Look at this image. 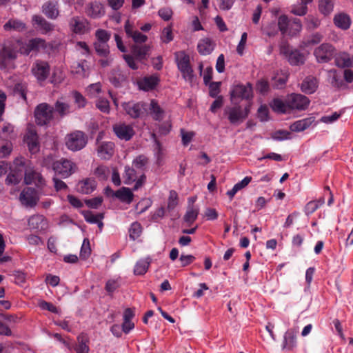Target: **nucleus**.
Returning a JSON list of instances; mask_svg holds the SVG:
<instances>
[{
    "label": "nucleus",
    "instance_id": "f257e3e1",
    "mask_svg": "<svg viewBox=\"0 0 353 353\" xmlns=\"http://www.w3.org/2000/svg\"><path fill=\"white\" fill-rule=\"evenodd\" d=\"M46 48V41L41 38H34L28 41H23L22 40L7 41L4 43L0 52V67L1 68L13 67L12 63L8 65H10L9 62L15 60L17 58L18 53L28 56L31 52H38Z\"/></svg>",
    "mask_w": 353,
    "mask_h": 353
},
{
    "label": "nucleus",
    "instance_id": "f03ea898",
    "mask_svg": "<svg viewBox=\"0 0 353 353\" xmlns=\"http://www.w3.org/2000/svg\"><path fill=\"white\" fill-rule=\"evenodd\" d=\"M34 114L37 125H46L54 118V107L47 103H41L35 108Z\"/></svg>",
    "mask_w": 353,
    "mask_h": 353
},
{
    "label": "nucleus",
    "instance_id": "7ed1b4c3",
    "mask_svg": "<svg viewBox=\"0 0 353 353\" xmlns=\"http://www.w3.org/2000/svg\"><path fill=\"white\" fill-rule=\"evenodd\" d=\"M65 142L68 150L76 152L81 150L86 145L88 138L82 131L76 130L65 137Z\"/></svg>",
    "mask_w": 353,
    "mask_h": 353
},
{
    "label": "nucleus",
    "instance_id": "20e7f679",
    "mask_svg": "<svg viewBox=\"0 0 353 353\" xmlns=\"http://www.w3.org/2000/svg\"><path fill=\"white\" fill-rule=\"evenodd\" d=\"M249 113L250 105L242 108L240 105H236L225 109V114L232 125H239L242 123L248 117Z\"/></svg>",
    "mask_w": 353,
    "mask_h": 353
},
{
    "label": "nucleus",
    "instance_id": "39448f33",
    "mask_svg": "<svg viewBox=\"0 0 353 353\" xmlns=\"http://www.w3.org/2000/svg\"><path fill=\"white\" fill-rule=\"evenodd\" d=\"M52 168L56 174L60 175L63 179L69 177L77 168L74 163L63 158L53 162Z\"/></svg>",
    "mask_w": 353,
    "mask_h": 353
},
{
    "label": "nucleus",
    "instance_id": "423d86ee",
    "mask_svg": "<svg viewBox=\"0 0 353 353\" xmlns=\"http://www.w3.org/2000/svg\"><path fill=\"white\" fill-rule=\"evenodd\" d=\"M176 61L179 70L185 81L192 82L194 78L193 70L190 64V57L184 52L175 53Z\"/></svg>",
    "mask_w": 353,
    "mask_h": 353
},
{
    "label": "nucleus",
    "instance_id": "0eeeda50",
    "mask_svg": "<svg viewBox=\"0 0 353 353\" xmlns=\"http://www.w3.org/2000/svg\"><path fill=\"white\" fill-rule=\"evenodd\" d=\"M336 52V48L329 43H323L314 50V55L319 63H327L332 59Z\"/></svg>",
    "mask_w": 353,
    "mask_h": 353
},
{
    "label": "nucleus",
    "instance_id": "6e6552de",
    "mask_svg": "<svg viewBox=\"0 0 353 353\" xmlns=\"http://www.w3.org/2000/svg\"><path fill=\"white\" fill-rule=\"evenodd\" d=\"M123 180L124 183L126 185H130L133 182H135L132 190L136 191L141 188L145 183L146 176L143 174L137 179L135 169L134 168L125 166V172L123 174Z\"/></svg>",
    "mask_w": 353,
    "mask_h": 353
},
{
    "label": "nucleus",
    "instance_id": "1a4fd4ad",
    "mask_svg": "<svg viewBox=\"0 0 353 353\" xmlns=\"http://www.w3.org/2000/svg\"><path fill=\"white\" fill-rule=\"evenodd\" d=\"M252 96V90L249 83L234 85L230 91V99L233 103H236V101L240 99H249Z\"/></svg>",
    "mask_w": 353,
    "mask_h": 353
},
{
    "label": "nucleus",
    "instance_id": "9d476101",
    "mask_svg": "<svg viewBox=\"0 0 353 353\" xmlns=\"http://www.w3.org/2000/svg\"><path fill=\"white\" fill-rule=\"evenodd\" d=\"M70 30L77 34H84L88 32L90 30V23L87 19L74 16L70 18L69 21Z\"/></svg>",
    "mask_w": 353,
    "mask_h": 353
},
{
    "label": "nucleus",
    "instance_id": "9b49d317",
    "mask_svg": "<svg viewBox=\"0 0 353 353\" xmlns=\"http://www.w3.org/2000/svg\"><path fill=\"white\" fill-rule=\"evenodd\" d=\"M122 106L125 113L133 119L141 117L146 111V105L143 102H125Z\"/></svg>",
    "mask_w": 353,
    "mask_h": 353
},
{
    "label": "nucleus",
    "instance_id": "f8f14e48",
    "mask_svg": "<svg viewBox=\"0 0 353 353\" xmlns=\"http://www.w3.org/2000/svg\"><path fill=\"white\" fill-rule=\"evenodd\" d=\"M97 142V156L103 160L110 159L114 154L115 145L112 141H99Z\"/></svg>",
    "mask_w": 353,
    "mask_h": 353
},
{
    "label": "nucleus",
    "instance_id": "ddd939ff",
    "mask_svg": "<svg viewBox=\"0 0 353 353\" xmlns=\"http://www.w3.org/2000/svg\"><path fill=\"white\" fill-rule=\"evenodd\" d=\"M290 110H304L310 105V99L301 94H292L288 96Z\"/></svg>",
    "mask_w": 353,
    "mask_h": 353
},
{
    "label": "nucleus",
    "instance_id": "4468645a",
    "mask_svg": "<svg viewBox=\"0 0 353 353\" xmlns=\"http://www.w3.org/2000/svg\"><path fill=\"white\" fill-rule=\"evenodd\" d=\"M113 131L118 138L125 141H129L134 134L133 127L124 123L114 125Z\"/></svg>",
    "mask_w": 353,
    "mask_h": 353
},
{
    "label": "nucleus",
    "instance_id": "2eb2a0df",
    "mask_svg": "<svg viewBox=\"0 0 353 353\" xmlns=\"http://www.w3.org/2000/svg\"><path fill=\"white\" fill-rule=\"evenodd\" d=\"M335 65L341 68L353 67V55L345 51L335 52L334 56Z\"/></svg>",
    "mask_w": 353,
    "mask_h": 353
},
{
    "label": "nucleus",
    "instance_id": "dca6fc26",
    "mask_svg": "<svg viewBox=\"0 0 353 353\" xmlns=\"http://www.w3.org/2000/svg\"><path fill=\"white\" fill-rule=\"evenodd\" d=\"M42 12L50 19H56L59 16V3L57 0H49L41 7Z\"/></svg>",
    "mask_w": 353,
    "mask_h": 353
},
{
    "label": "nucleus",
    "instance_id": "f3484780",
    "mask_svg": "<svg viewBox=\"0 0 353 353\" xmlns=\"http://www.w3.org/2000/svg\"><path fill=\"white\" fill-rule=\"evenodd\" d=\"M124 29L127 36L132 38L134 42L137 44L145 43L148 39V37L146 35L134 28L133 25L129 20L125 21Z\"/></svg>",
    "mask_w": 353,
    "mask_h": 353
},
{
    "label": "nucleus",
    "instance_id": "a211bd4d",
    "mask_svg": "<svg viewBox=\"0 0 353 353\" xmlns=\"http://www.w3.org/2000/svg\"><path fill=\"white\" fill-rule=\"evenodd\" d=\"M85 12L87 16L94 19L101 18L105 14L103 5L97 1L89 3L85 7Z\"/></svg>",
    "mask_w": 353,
    "mask_h": 353
},
{
    "label": "nucleus",
    "instance_id": "6ab92c4d",
    "mask_svg": "<svg viewBox=\"0 0 353 353\" xmlns=\"http://www.w3.org/2000/svg\"><path fill=\"white\" fill-rule=\"evenodd\" d=\"M48 64L42 61H37L32 68V72L39 81H44L49 74Z\"/></svg>",
    "mask_w": 353,
    "mask_h": 353
},
{
    "label": "nucleus",
    "instance_id": "aec40b11",
    "mask_svg": "<svg viewBox=\"0 0 353 353\" xmlns=\"http://www.w3.org/2000/svg\"><path fill=\"white\" fill-rule=\"evenodd\" d=\"M19 199L23 205L32 207L38 200L37 192L32 188H26L21 192Z\"/></svg>",
    "mask_w": 353,
    "mask_h": 353
},
{
    "label": "nucleus",
    "instance_id": "412c9836",
    "mask_svg": "<svg viewBox=\"0 0 353 353\" xmlns=\"http://www.w3.org/2000/svg\"><path fill=\"white\" fill-rule=\"evenodd\" d=\"M24 181L26 184H34L37 187H42L45 185V180L41 174L31 168L26 170Z\"/></svg>",
    "mask_w": 353,
    "mask_h": 353
},
{
    "label": "nucleus",
    "instance_id": "4be33fe9",
    "mask_svg": "<svg viewBox=\"0 0 353 353\" xmlns=\"http://www.w3.org/2000/svg\"><path fill=\"white\" fill-rule=\"evenodd\" d=\"M24 140L28 145L29 151L32 154H36L39 151V137L34 130H28Z\"/></svg>",
    "mask_w": 353,
    "mask_h": 353
},
{
    "label": "nucleus",
    "instance_id": "5701e85b",
    "mask_svg": "<svg viewBox=\"0 0 353 353\" xmlns=\"http://www.w3.org/2000/svg\"><path fill=\"white\" fill-rule=\"evenodd\" d=\"M296 331L294 329L287 330L283 336L282 349L292 350L296 345Z\"/></svg>",
    "mask_w": 353,
    "mask_h": 353
},
{
    "label": "nucleus",
    "instance_id": "b1692460",
    "mask_svg": "<svg viewBox=\"0 0 353 353\" xmlns=\"http://www.w3.org/2000/svg\"><path fill=\"white\" fill-rule=\"evenodd\" d=\"M319 85L317 79L312 76L307 77L301 83V89L306 94L314 93Z\"/></svg>",
    "mask_w": 353,
    "mask_h": 353
},
{
    "label": "nucleus",
    "instance_id": "393cba45",
    "mask_svg": "<svg viewBox=\"0 0 353 353\" xmlns=\"http://www.w3.org/2000/svg\"><path fill=\"white\" fill-rule=\"evenodd\" d=\"M28 225L31 229L42 230L47 228V221L43 216L36 214L30 217Z\"/></svg>",
    "mask_w": 353,
    "mask_h": 353
},
{
    "label": "nucleus",
    "instance_id": "a878e982",
    "mask_svg": "<svg viewBox=\"0 0 353 353\" xmlns=\"http://www.w3.org/2000/svg\"><path fill=\"white\" fill-rule=\"evenodd\" d=\"M114 196L117 198L120 201L130 204L134 199V194L132 191L125 187H122L114 193Z\"/></svg>",
    "mask_w": 353,
    "mask_h": 353
},
{
    "label": "nucleus",
    "instance_id": "bb28decb",
    "mask_svg": "<svg viewBox=\"0 0 353 353\" xmlns=\"http://www.w3.org/2000/svg\"><path fill=\"white\" fill-rule=\"evenodd\" d=\"M270 105L272 110L277 113L285 114L291 111L288 103V97L285 100V101L280 99H274L271 103Z\"/></svg>",
    "mask_w": 353,
    "mask_h": 353
},
{
    "label": "nucleus",
    "instance_id": "cd10ccee",
    "mask_svg": "<svg viewBox=\"0 0 353 353\" xmlns=\"http://www.w3.org/2000/svg\"><path fill=\"white\" fill-rule=\"evenodd\" d=\"M159 79L155 76L146 77L138 81L139 89L144 91L153 90L158 84Z\"/></svg>",
    "mask_w": 353,
    "mask_h": 353
},
{
    "label": "nucleus",
    "instance_id": "c85d7f7f",
    "mask_svg": "<svg viewBox=\"0 0 353 353\" xmlns=\"http://www.w3.org/2000/svg\"><path fill=\"white\" fill-rule=\"evenodd\" d=\"M32 22L39 27L43 34H46L54 29V26L40 15H34Z\"/></svg>",
    "mask_w": 353,
    "mask_h": 353
},
{
    "label": "nucleus",
    "instance_id": "c756f323",
    "mask_svg": "<svg viewBox=\"0 0 353 353\" xmlns=\"http://www.w3.org/2000/svg\"><path fill=\"white\" fill-rule=\"evenodd\" d=\"M6 31L23 32L26 29V23L21 20L11 19L3 25Z\"/></svg>",
    "mask_w": 353,
    "mask_h": 353
},
{
    "label": "nucleus",
    "instance_id": "7c9ffc66",
    "mask_svg": "<svg viewBox=\"0 0 353 353\" xmlns=\"http://www.w3.org/2000/svg\"><path fill=\"white\" fill-rule=\"evenodd\" d=\"M214 48V43L208 38L201 39L197 45L198 51L201 55L210 54Z\"/></svg>",
    "mask_w": 353,
    "mask_h": 353
},
{
    "label": "nucleus",
    "instance_id": "2f4dec72",
    "mask_svg": "<svg viewBox=\"0 0 353 353\" xmlns=\"http://www.w3.org/2000/svg\"><path fill=\"white\" fill-rule=\"evenodd\" d=\"M334 23L336 27L342 30H347L351 24V19L345 13H339L334 16Z\"/></svg>",
    "mask_w": 353,
    "mask_h": 353
},
{
    "label": "nucleus",
    "instance_id": "473e14b6",
    "mask_svg": "<svg viewBox=\"0 0 353 353\" xmlns=\"http://www.w3.org/2000/svg\"><path fill=\"white\" fill-rule=\"evenodd\" d=\"M150 114L156 121H161L165 117L164 110L160 107L158 103L152 100L149 107Z\"/></svg>",
    "mask_w": 353,
    "mask_h": 353
},
{
    "label": "nucleus",
    "instance_id": "72a5a7b5",
    "mask_svg": "<svg viewBox=\"0 0 353 353\" xmlns=\"http://www.w3.org/2000/svg\"><path fill=\"white\" fill-rule=\"evenodd\" d=\"M96 185V181L94 179H86L78 183L77 188L79 192L83 194H90L94 191Z\"/></svg>",
    "mask_w": 353,
    "mask_h": 353
},
{
    "label": "nucleus",
    "instance_id": "f704fd0d",
    "mask_svg": "<svg viewBox=\"0 0 353 353\" xmlns=\"http://www.w3.org/2000/svg\"><path fill=\"white\" fill-rule=\"evenodd\" d=\"M312 117H308L294 122L290 127L293 132H301L307 129L314 122Z\"/></svg>",
    "mask_w": 353,
    "mask_h": 353
},
{
    "label": "nucleus",
    "instance_id": "c9c22d12",
    "mask_svg": "<svg viewBox=\"0 0 353 353\" xmlns=\"http://www.w3.org/2000/svg\"><path fill=\"white\" fill-rule=\"evenodd\" d=\"M150 263L151 259L150 257L139 260L134 265V274L139 276L145 274L148 270Z\"/></svg>",
    "mask_w": 353,
    "mask_h": 353
},
{
    "label": "nucleus",
    "instance_id": "e433bc0d",
    "mask_svg": "<svg viewBox=\"0 0 353 353\" xmlns=\"http://www.w3.org/2000/svg\"><path fill=\"white\" fill-rule=\"evenodd\" d=\"M83 216L85 220L90 223H97L100 228L102 229L103 223L102 219H103V213L94 214L92 212L87 211L83 212Z\"/></svg>",
    "mask_w": 353,
    "mask_h": 353
},
{
    "label": "nucleus",
    "instance_id": "4c0bfd02",
    "mask_svg": "<svg viewBox=\"0 0 353 353\" xmlns=\"http://www.w3.org/2000/svg\"><path fill=\"white\" fill-rule=\"evenodd\" d=\"M78 343L74 347L77 353H89L88 339L84 334H80L77 337Z\"/></svg>",
    "mask_w": 353,
    "mask_h": 353
},
{
    "label": "nucleus",
    "instance_id": "58836bf2",
    "mask_svg": "<svg viewBox=\"0 0 353 353\" xmlns=\"http://www.w3.org/2000/svg\"><path fill=\"white\" fill-rule=\"evenodd\" d=\"M54 110L61 117H63L72 112L70 105L61 100L56 101L54 108Z\"/></svg>",
    "mask_w": 353,
    "mask_h": 353
},
{
    "label": "nucleus",
    "instance_id": "ea45409f",
    "mask_svg": "<svg viewBox=\"0 0 353 353\" xmlns=\"http://www.w3.org/2000/svg\"><path fill=\"white\" fill-rule=\"evenodd\" d=\"M126 77L119 69H114L112 71L110 76V81L115 86L119 87L122 83L125 81Z\"/></svg>",
    "mask_w": 353,
    "mask_h": 353
},
{
    "label": "nucleus",
    "instance_id": "a19ab883",
    "mask_svg": "<svg viewBox=\"0 0 353 353\" xmlns=\"http://www.w3.org/2000/svg\"><path fill=\"white\" fill-rule=\"evenodd\" d=\"M251 180V176H245L243 180L236 183L232 188V189L228 190L227 192V194L230 196V199H232V198L237 193L238 191L246 187L250 183Z\"/></svg>",
    "mask_w": 353,
    "mask_h": 353
},
{
    "label": "nucleus",
    "instance_id": "79ce46f5",
    "mask_svg": "<svg viewBox=\"0 0 353 353\" xmlns=\"http://www.w3.org/2000/svg\"><path fill=\"white\" fill-rule=\"evenodd\" d=\"M150 50V47L147 45L139 46L136 44L132 47V54L140 60L143 59L148 54Z\"/></svg>",
    "mask_w": 353,
    "mask_h": 353
},
{
    "label": "nucleus",
    "instance_id": "37998d69",
    "mask_svg": "<svg viewBox=\"0 0 353 353\" xmlns=\"http://www.w3.org/2000/svg\"><path fill=\"white\" fill-rule=\"evenodd\" d=\"M199 212V210L198 208H195L194 205H188L183 217L184 221L188 225H191L197 219Z\"/></svg>",
    "mask_w": 353,
    "mask_h": 353
},
{
    "label": "nucleus",
    "instance_id": "c03bdc74",
    "mask_svg": "<svg viewBox=\"0 0 353 353\" xmlns=\"http://www.w3.org/2000/svg\"><path fill=\"white\" fill-rule=\"evenodd\" d=\"M301 3L294 5L291 12L298 16H303L307 12V5L312 1V0H301Z\"/></svg>",
    "mask_w": 353,
    "mask_h": 353
},
{
    "label": "nucleus",
    "instance_id": "a18cd8bd",
    "mask_svg": "<svg viewBox=\"0 0 353 353\" xmlns=\"http://www.w3.org/2000/svg\"><path fill=\"white\" fill-rule=\"evenodd\" d=\"M334 8L333 0H319V9L324 15L330 14Z\"/></svg>",
    "mask_w": 353,
    "mask_h": 353
},
{
    "label": "nucleus",
    "instance_id": "49530a36",
    "mask_svg": "<svg viewBox=\"0 0 353 353\" xmlns=\"http://www.w3.org/2000/svg\"><path fill=\"white\" fill-rule=\"evenodd\" d=\"M291 65H297L304 63V56L298 50H293L287 57Z\"/></svg>",
    "mask_w": 353,
    "mask_h": 353
},
{
    "label": "nucleus",
    "instance_id": "de8ad7c7",
    "mask_svg": "<svg viewBox=\"0 0 353 353\" xmlns=\"http://www.w3.org/2000/svg\"><path fill=\"white\" fill-rule=\"evenodd\" d=\"M142 232V227L138 222H134L131 224L129 229V237L134 241L139 238Z\"/></svg>",
    "mask_w": 353,
    "mask_h": 353
},
{
    "label": "nucleus",
    "instance_id": "09e8293b",
    "mask_svg": "<svg viewBox=\"0 0 353 353\" xmlns=\"http://www.w3.org/2000/svg\"><path fill=\"white\" fill-rule=\"evenodd\" d=\"M95 50L97 53L102 57H107L110 54L109 46L108 43L95 42L94 43Z\"/></svg>",
    "mask_w": 353,
    "mask_h": 353
},
{
    "label": "nucleus",
    "instance_id": "8fccbe9b",
    "mask_svg": "<svg viewBox=\"0 0 353 353\" xmlns=\"http://www.w3.org/2000/svg\"><path fill=\"white\" fill-rule=\"evenodd\" d=\"M292 20H289L285 15H281L278 19V26L283 34H288V29Z\"/></svg>",
    "mask_w": 353,
    "mask_h": 353
},
{
    "label": "nucleus",
    "instance_id": "3c124183",
    "mask_svg": "<svg viewBox=\"0 0 353 353\" xmlns=\"http://www.w3.org/2000/svg\"><path fill=\"white\" fill-rule=\"evenodd\" d=\"M328 75L330 79V83L333 87L339 88L342 85V80L335 69L330 70Z\"/></svg>",
    "mask_w": 353,
    "mask_h": 353
},
{
    "label": "nucleus",
    "instance_id": "603ef678",
    "mask_svg": "<svg viewBox=\"0 0 353 353\" xmlns=\"http://www.w3.org/2000/svg\"><path fill=\"white\" fill-rule=\"evenodd\" d=\"M301 29L302 25L301 21L298 19H294L291 21L288 34L294 36L299 33Z\"/></svg>",
    "mask_w": 353,
    "mask_h": 353
},
{
    "label": "nucleus",
    "instance_id": "864d4df0",
    "mask_svg": "<svg viewBox=\"0 0 353 353\" xmlns=\"http://www.w3.org/2000/svg\"><path fill=\"white\" fill-rule=\"evenodd\" d=\"M148 163V158L144 155L137 157L132 162L134 168L143 170Z\"/></svg>",
    "mask_w": 353,
    "mask_h": 353
},
{
    "label": "nucleus",
    "instance_id": "5fc2aeb1",
    "mask_svg": "<svg viewBox=\"0 0 353 353\" xmlns=\"http://www.w3.org/2000/svg\"><path fill=\"white\" fill-rule=\"evenodd\" d=\"M91 254L90 243L88 239H84L81 250H80V258L85 260Z\"/></svg>",
    "mask_w": 353,
    "mask_h": 353
},
{
    "label": "nucleus",
    "instance_id": "6e6d98bb",
    "mask_svg": "<svg viewBox=\"0 0 353 353\" xmlns=\"http://www.w3.org/2000/svg\"><path fill=\"white\" fill-rule=\"evenodd\" d=\"M95 37L97 42L108 43L110 39L111 34L105 30L99 29L95 32Z\"/></svg>",
    "mask_w": 353,
    "mask_h": 353
},
{
    "label": "nucleus",
    "instance_id": "4d7b16f0",
    "mask_svg": "<svg viewBox=\"0 0 353 353\" xmlns=\"http://www.w3.org/2000/svg\"><path fill=\"white\" fill-rule=\"evenodd\" d=\"M178 205V194L176 191H170L169 197L168 200L167 209L168 210H172Z\"/></svg>",
    "mask_w": 353,
    "mask_h": 353
},
{
    "label": "nucleus",
    "instance_id": "13d9d810",
    "mask_svg": "<svg viewBox=\"0 0 353 353\" xmlns=\"http://www.w3.org/2000/svg\"><path fill=\"white\" fill-rule=\"evenodd\" d=\"M14 94L23 100H26V86L23 83H17L14 88Z\"/></svg>",
    "mask_w": 353,
    "mask_h": 353
},
{
    "label": "nucleus",
    "instance_id": "bf43d9fd",
    "mask_svg": "<svg viewBox=\"0 0 353 353\" xmlns=\"http://www.w3.org/2000/svg\"><path fill=\"white\" fill-rule=\"evenodd\" d=\"M12 150V144L10 141H6L0 144V158H5L9 156Z\"/></svg>",
    "mask_w": 353,
    "mask_h": 353
},
{
    "label": "nucleus",
    "instance_id": "052dcab7",
    "mask_svg": "<svg viewBox=\"0 0 353 353\" xmlns=\"http://www.w3.org/2000/svg\"><path fill=\"white\" fill-rule=\"evenodd\" d=\"M96 105L97 108L102 112L109 113L110 103L107 99L103 98H99L96 102Z\"/></svg>",
    "mask_w": 353,
    "mask_h": 353
},
{
    "label": "nucleus",
    "instance_id": "680f3d73",
    "mask_svg": "<svg viewBox=\"0 0 353 353\" xmlns=\"http://www.w3.org/2000/svg\"><path fill=\"white\" fill-rule=\"evenodd\" d=\"M110 173L109 168L105 165H99L94 170V174L101 179H107Z\"/></svg>",
    "mask_w": 353,
    "mask_h": 353
},
{
    "label": "nucleus",
    "instance_id": "e2e57ef3",
    "mask_svg": "<svg viewBox=\"0 0 353 353\" xmlns=\"http://www.w3.org/2000/svg\"><path fill=\"white\" fill-rule=\"evenodd\" d=\"M87 91L91 97H96L101 92V85L100 83L90 84L87 88Z\"/></svg>",
    "mask_w": 353,
    "mask_h": 353
},
{
    "label": "nucleus",
    "instance_id": "0e129e2a",
    "mask_svg": "<svg viewBox=\"0 0 353 353\" xmlns=\"http://www.w3.org/2000/svg\"><path fill=\"white\" fill-rule=\"evenodd\" d=\"M72 96L74 99V103L78 105L79 108H83L86 105L85 98L79 92L74 91L72 92Z\"/></svg>",
    "mask_w": 353,
    "mask_h": 353
},
{
    "label": "nucleus",
    "instance_id": "69168bd1",
    "mask_svg": "<svg viewBox=\"0 0 353 353\" xmlns=\"http://www.w3.org/2000/svg\"><path fill=\"white\" fill-rule=\"evenodd\" d=\"M161 39L163 43H169L173 39L172 31L171 28L166 27L163 30Z\"/></svg>",
    "mask_w": 353,
    "mask_h": 353
},
{
    "label": "nucleus",
    "instance_id": "338daca9",
    "mask_svg": "<svg viewBox=\"0 0 353 353\" xmlns=\"http://www.w3.org/2000/svg\"><path fill=\"white\" fill-rule=\"evenodd\" d=\"M220 85H221L220 82H211L209 84V89H210L209 94H210V97H212L213 98H216V97H219L218 94L220 92Z\"/></svg>",
    "mask_w": 353,
    "mask_h": 353
},
{
    "label": "nucleus",
    "instance_id": "774afa93",
    "mask_svg": "<svg viewBox=\"0 0 353 353\" xmlns=\"http://www.w3.org/2000/svg\"><path fill=\"white\" fill-rule=\"evenodd\" d=\"M159 17L164 21H168L171 19L172 15V11L169 8H161L159 12Z\"/></svg>",
    "mask_w": 353,
    "mask_h": 353
}]
</instances>
